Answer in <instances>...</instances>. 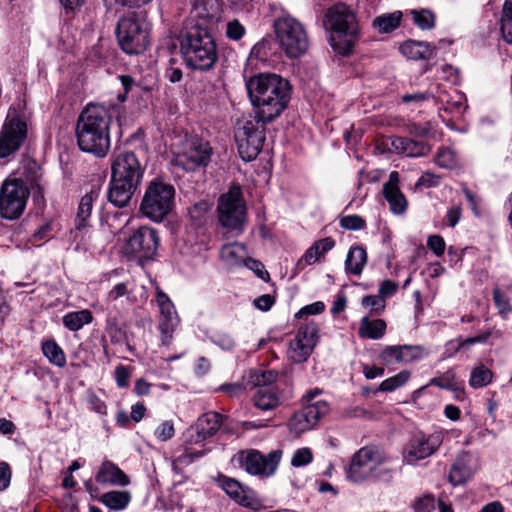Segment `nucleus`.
Instances as JSON below:
<instances>
[{
    "label": "nucleus",
    "mask_w": 512,
    "mask_h": 512,
    "mask_svg": "<svg viewBox=\"0 0 512 512\" xmlns=\"http://www.w3.org/2000/svg\"><path fill=\"white\" fill-rule=\"evenodd\" d=\"M138 186L111 177L107 197L111 204L118 208L128 205Z\"/></svg>",
    "instance_id": "nucleus-25"
},
{
    "label": "nucleus",
    "mask_w": 512,
    "mask_h": 512,
    "mask_svg": "<svg viewBox=\"0 0 512 512\" xmlns=\"http://www.w3.org/2000/svg\"><path fill=\"white\" fill-rule=\"evenodd\" d=\"M217 213L219 223L237 234L243 232L247 219L246 203L241 188L232 186L218 201Z\"/></svg>",
    "instance_id": "nucleus-12"
},
{
    "label": "nucleus",
    "mask_w": 512,
    "mask_h": 512,
    "mask_svg": "<svg viewBox=\"0 0 512 512\" xmlns=\"http://www.w3.org/2000/svg\"><path fill=\"white\" fill-rule=\"evenodd\" d=\"M220 258L228 266L244 264L247 259L246 247L242 243L225 244L220 249Z\"/></svg>",
    "instance_id": "nucleus-32"
},
{
    "label": "nucleus",
    "mask_w": 512,
    "mask_h": 512,
    "mask_svg": "<svg viewBox=\"0 0 512 512\" xmlns=\"http://www.w3.org/2000/svg\"><path fill=\"white\" fill-rule=\"evenodd\" d=\"M244 264L250 269H252L257 274V276L263 280H265L269 276L268 272L264 269L263 264L257 260L247 257Z\"/></svg>",
    "instance_id": "nucleus-62"
},
{
    "label": "nucleus",
    "mask_w": 512,
    "mask_h": 512,
    "mask_svg": "<svg viewBox=\"0 0 512 512\" xmlns=\"http://www.w3.org/2000/svg\"><path fill=\"white\" fill-rule=\"evenodd\" d=\"M410 379V372L408 370H403L398 374L385 379L381 382L379 386V391L382 392H393L396 389L404 386L408 380Z\"/></svg>",
    "instance_id": "nucleus-43"
},
{
    "label": "nucleus",
    "mask_w": 512,
    "mask_h": 512,
    "mask_svg": "<svg viewBox=\"0 0 512 512\" xmlns=\"http://www.w3.org/2000/svg\"><path fill=\"white\" fill-rule=\"evenodd\" d=\"M267 123L252 115L245 116L238 121L235 129V141L239 155L244 161L254 160L261 152Z\"/></svg>",
    "instance_id": "nucleus-8"
},
{
    "label": "nucleus",
    "mask_w": 512,
    "mask_h": 512,
    "mask_svg": "<svg viewBox=\"0 0 512 512\" xmlns=\"http://www.w3.org/2000/svg\"><path fill=\"white\" fill-rule=\"evenodd\" d=\"M11 480V469L5 462H0V491L5 490Z\"/></svg>",
    "instance_id": "nucleus-61"
},
{
    "label": "nucleus",
    "mask_w": 512,
    "mask_h": 512,
    "mask_svg": "<svg viewBox=\"0 0 512 512\" xmlns=\"http://www.w3.org/2000/svg\"><path fill=\"white\" fill-rule=\"evenodd\" d=\"M222 8L219 0H195L191 9L194 24L201 23L212 31L221 19Z\"/></svg>",
    "instance_id": "nucleus-21"
},
{
    "label": "nucleus",
    "mask_w": 512,
    "mask_h": 512,
    "mask_svg": "<svg viewBox=\"0 0 512 512\" xmlns=\"http://www.w3.org/2000/svg\"><path fill=\"white\" fill-rule=\"evenodd\" d=\"M211 155L212 149L207 141L198 138H187L181 144L174 160L183 169L191 171L198 166L207 165Z\"/></svg>",
    "instance_id": "nucleus-16"
},
{
    "label": "nucleus",
    "mask_w": 512,
    "mask_h": 512,
    "mask_svg": "<svg viewBox=\"0 0 512 512\" xmlns=\"http://www.w3.org/2000/svg\"><path fill=\"white\" fill-rule=\"evenodd\" d=\"M413 23L421 30H430L434 28L436 16L426 8L413 9L408 12Z\"/></svg>",
    "instance_id": "nucleus-39"
},
{
    "label": "nucleus",
    "mask_w": 512,
    "mask_h": 512,
    "mask_svg": "<svg viewBox=\"0 0 512 512\" xmlns=\"http://www.w3.org/2000/svg\"><path fill=\"white\" fill-rule=\"evenodd\" d=\"M246 87L250 101L256 108L254 116L264 122H272L288 106L291 86L280 75L258 74L248 80Z\"/></svg>",
    "instance_id": "nucleus-1"
},
{
    "label": "nucleus",
    "mask_w": 512,
    "mask_h": 512,
    "mask_svg": "<svg viewBox=\"0 0 512 512\" xmlns=\"http://www.w3.org/2000/svg\"><path fill=\"white\" fill-rule=\"evenodd\" d=\"M251 378L256 388L262 385H275L276 373L273 371L254 372Z\"/></svg>",
    "instance_id": "nucleus-51"
},
{
    "label": "nucleus",
    "mask_w": 512,
    "mask_h": 512,
    "mask_svg": "<svg viewBox=\"0 0 512 512\" xmlns=\"http://www.w3.org/2000/svg\"><path fill=\"white\" fill-rule=\"evenodd\" d=\"M159 237L157 231L153 228L142 226L135 230L131 236L127 239L124 251L126 254H130L142 259H151L158 248Z\"/></svg>",
    "instance_id": "nucleus-17"
},
{
    "label": "nucleus",
    "mask_w": 512,
    "mask_h": 512,
    "mask_svg": "<svg viewBox=\"0 0 512 512\" xmlns=\"http://www.w3.org/2000/svg\"><path fill=\"white\" fill-rule=\"evenodd\" d=\"M403 13L399 10L384 13L372 21V27L378 33H391L396 30L402 21Z\"/></svg>",
    "instance_id": "nucleus-33"
},
{
    "label": "nucleus",
    "mask_w": 512,
    "mask_h": 512,
    "mask_svg": "<svg viewBox=\"0 0 512 512\" xmlns=\"http://www.w3.org/2000/svg\"><path fill=\"white\" fill-rule=\"evenodd\" d=\"M470 460V455L467 452L457 455L449 472V481L452 485H462L471 478L473 472L469 466Z\"/></svg>",
    "instance_id": "nucleus-27"
},
{
    "label": "nucleus",
    "mask_w": 512,
    "mask_h": 512,
    "mask_svg": "<svg viewBox=\"0 0 512 512\" xmlns=\"http://www.w3.org/2000/svg\"><path fill=\"white\" fill-rule=\"evenodd\" d=\"M331 29L330 45L340 55H349L359 39V25L354 11L344 3L330 7L325 15Z\"/></svg>",
    "instance_id": "nucleus-4"
},
{
    "label": "nucleus",
    "mask_w": 512,
    "mask_h": 512,
    "mask_svg": "<svg viewBox=\"0 0 512 512\" xmlns=\"http://www.w3.org/2000/svg\"><path fill=\"white\" fill-rule=\"evenodd\" d=\"M334 245L335 242L330 237L315 242L310 248L306 250L302 258L298 260L297 266L304 268L306 265H312L316 263L321 257L330 251Z\"/></svg>",
    "instance_id": "nucleus-29"
},
{
    "label": "nucleus",
    "mask_w": 512,
    "mask_h": 512,
    "mask_svg": "<svg viewBox=\"0 0 512 512\" xmlns=\"http://www.w3.org/2000/svg\"><path fill=\"white\" fill-rule=\"evenodd\" d=\"M436 164L439 167L452 169L457 165L456 154L453 150L449 148H441L439 149L436 156Z\"/></svg>",
    "instance_id": "nucleus-45"
},
{
    "label": "nucleus",
    "mask_w": 512,
    "mask_h": 512,
    "mask_svg": "<svg viewBox=\"0 0 512 512\" xmlns=\"http://www.w3.org/2000/svg\"><path fill=\"white\" fill-rule=\"evenodd\" d=\"M367 262L366 250L361 246H353L350 248L346 261L345 270L347 273L360 275Z\"/></svg>",
    "instance_id": "nucleus-34"
},
{
    "label": "nucleus",
    "mask_w": 512,
    "mask_h": 512,
    "mask_svg": "<svg viewBox=\"0 0 512 512\" xmlns=\"http://www.w3.org/2000/svg\"><path fill=\"white\" fill-rule=\"evenodd\" d=\"M386 331V323L382 319H369L363 317L360 322L359 335L362 338L380 339Z\"/></svg>",
    "instance_id": "nucleus-36"
},
{
    "label": "nucleus",
    "mask_w": 512,
    "mask_h": 512,
    "mask_svg": "<svg viewBox=\"0 0 512 512\" xmlns=\"http://www.w3.org/2000/svg\"><path fill=\"white\" fill-rule=\"evenodd\" d=\"M108 6L137 8L149 4L153 0H104Z\"/></svg>",
    "instance_id": "nucleus-55"
},
{
    "label": "nucleus",
    "mask_w": 512,
    "mask_h": 512,
    "mask_svg": "<svg viewBox=\"0 0 512 512\" xmlns=\"http://www.w3.org/2000/svg\"><path fill=\"white\" fill-rule=\"evenodd\" d=\"M175 193V188L170 182L154 178L145 189L140 212L152 221L161 222L173 210Z\"/></svg>",
    "instance_id": "nucleus-6"
},
{
    "label": "nucleus",
    "mask_w": 512,
    "mask_h": 512,
    "mask_svg": "<svg viewBox=\"0 0 512 512\" xmlns=\"http://www.w3.org/2000/svg\"><path fill=\"white\" fill-rule=\"evenodd\" d=\"M400 51L405 57L412 60L427 59L432 54L428 43L414 40L405 41L400 46Z\"/></svg>",
    "instance_id": "nucleus-35"
},
{
    "label": "nucleus",
    "mask_w": 512,
    "mask_h": 512,
    "mask_svg": "<svg viewBox=\"0 0 512 512\" xmlns=\"http://www.w3.org/2000/svg\"><path fill=\"white\" fill-rule=\"evenodd\" d=\"M27 138V125L15 110H9L0 132V158H6L20 149Z\"/></svg>",
    "instance_id": "nucleus-15"
},
{
    "label": "nucleus",
    "mask_w": 512,
    "mask_h": 512,
    "mask_svg": "<svg viewBox=\"0 0 512 512\" xmlns=\"http://www.w3.org/2000/svg\"><path fill=\"white\" fill-rule=\"evenodd\" d=\"M112 114L103 105L90 104L80 114L76 126L79 148L103 157L110 148Z\"/></svg>",
    "instance_id": "nucleus-2"
},
{
    "label": "nucleus",
    "mask_w": 512,
    "mask_h": 512,
    "mask_svg": "<svg viewBox=\"0 0 512 512\" xmlns=\"http://www.w3.org/2000/svg\"><path fill=\"white\" fill-rule=\"evenodd\" d=\"M340 226L346 230H361L365 228L366 222L359 215H347L341 218Z\"/></svg>",
    "instance_id": "nucleus-49"
},
{
    "label": "nucleus",
    "mask_w": 512,
    "mask_h": 512,
    "mask_svg": "<svg viewBox=\"0 0 512 512\" xmlns=\"http://www.w3.org/2000/svg\"><path fill=\"white\" fill-rule=\"evenodd\" d=\"M323 391L314 388L302 397L303 408L290 418L289 428L295 434L304 433L314 428L319 420L330 411V404L319 397Z\"/></svg>",
    "instance_id": "nucleus-10"
},
{
    "label": "nucleus",
    "mask_w": 512,
    "mask_h": 512,
    "mask_svg": "<svg viewBox=\"0 0 512 512\" xmlns=\"http://www.w3.org/2000/svg\"><path fill=\"white\" fill-rule=\"evenodd\" d=\"M29 189L20 179H8L4 181L0 190V214L3 218L14 220L23 213Z\"/></svg>",
    "instance_id": "nucleus-13"
},
{
    "label": "nucleus",
    "mask_w": 512,
    "mask_h": 512,
    "mask_svg": "<svg viewBox=\"0 0 512 512\" xmlns=\"http://www.w3.org/2000/svg\"><path fill=\"white\" fill-rule=\"evenodd\" d=\"M132 494L128 490H111L99 497V502L112 511H122L128 507Z\"/></svg>",
    "instance_id": "nucleus-30"
},
{
    "label": "nucleus",
    "mask_w": 512,
    "mask_h": 512,
    "mask_svg": "<svg viewBox=\"0 0 512 512\" xmlns=\"http://www.w3.org/2000/svg\"><path fill=\"white\" fill-rule=\"evenodd\" d=\"M94 198L92 192L85 194L81 198L75 222L89 223L88 220L92 212Z\"/></svg>",
    "instance_id": "nucleus-44"
},
{
    "label": "nucleus",
    "mask_w": 512,
    "mask_h": 512,
    "mask_svg": "<svg viewBox=\"0 0 512 512\" xmlns=\"http://www.w3.org/2000/svg\"><path fill=\"white\" fill-rule=\"evenodd\" d=\"M362 305L369 308L372 314L379 315L385 309L386 304L385 300L378 294L363 297Z\"/></svg>",
    "instance_id": "nucleus-47"
},
{
    "label": "nucleus",
    "mask_w": 512,
    "mask_h": 512,
    "mask_svg": "<svg viewBox=\"0 0 512 512\" xmlns=\"http://www.w3.org/2000/svg\"><path fill=\"white\" fill-rule=\"evenodd\" d=\"M493 298L495 305L500 314L506 315L511 311V305L507 295L498 288L493 290Z\"/></svg>",
    "instance_id": "nucleus-50"
},
{
    "label": "nucleus",
    "mask_w": 512,
    "mask_h": 512,
    "mask_svg": "<svg viewBox=\"0 0 512 512\" xmlns=\"http://www.w3.org/2000/svg\"><path fill=\"white\" fill-rule=\"evenodd\" d=\"M313 460L312 450L308 447H302L297 449L292 458L291 465L293 467H303L310 464Z\"/></svg>",
    "instance_id": "nucleus-46"
},
{
    "label": "nucleus",
    "mask_w": 512,
    "mask_h": 512,
    "mask_svg": "<svg viewBox=\"0 0 512 512\" xmlns=\"http://www.w3.org/2000/svg\"><path fill=\"white\" fill-rule=\"evenodd\" d=\"M274 304V299L269 294L259 296L254 300L256 308L262 311H268Z\"/></svg>",
    "instance_id": "nucleus-64"
},
{
    "label": "nucleus",
    "mask_w": 512,
    "mask_h": 512,
    "mask_svg": "<svg viewBox=\"0 0 512 512\" xmlns=\"http://www.w3.org/2000/svg\"><path fill=\"white\" fill-rule=\"evenodd\" d=\"M398 284L392 280H384L380 283L378 293L385 300L396 293Z\"/></svg>",
    "instance_id": "nucleus-57"
},
{
    "label": "nucleus",
    "mask_w": 512,
    "mask_h": 512,
    "mask_svg": "<svg viewBox=\"0 0 512 512\" xmlns=\"http://www.w3.org/2000/svg\"><path fill=\"white\" fill-rule=\"evenodd\" d=\"M116 34L119 45L126 54H140L149 44V24L140 14L121 18Z\"/></svg>",
    "instance_id": "nucleus-9"
},
{
    "label": "nucleus",
    "mask_w": 512,
    "mask_h": 512,
    "mask_svg": "<svg viewBox=\"0 0 512 512\" xmlns=\"http://www.w3.org/2000/svg\"><path fill=\"white\" fill-rule=\"evenodd\" d=\"M221 415L216 412H208L200 416L188 430V444H198L206 438L214 435L221 426Z\"/></svg>",
    "instance_id": "nucleus-22"
},
{
    "label": "nucleus",
    "mask_w": 512,
    "mask_h": 512,
    "mask_svg": "<svg viewBox=\"0 0 512 512\" xmlns=\"http://www.w3.org/2000/svg\"><path fill=\"white\" fill-rule=\"evenodd\" d=\"M325 309V305L321 301L314 302L309 304L303 308H301L297 313L296 317L301 318L304 315H317L323 312Z\"/></svg>",
    "instance_id": "nucleus-56"
},
{
    "label": "nucleus",
    "mask_w": 512,
    "mask_h": 512,
    "mask_svg": "<svg viewBox=\"0 0 512 512\" xmlns=\"http://www.w3.org/2000/svg\"><path fill=\"white\" fill-rule=\"evenodd\" d=\"M90 239L89 223L75 222V227L69 233V241L74 244L75 251H82L88 248Z\"/></svg>",
    "instance_id": "nucleus-38"
},
{
    "label": "nucleus",
    "mask_w": 512,
    "mask_h": 512,
    "mask_svg": "<svg viewBox=\"0 0 512 512\" xmlns=\"http://www.w3.org/2000/svg\"><path fill=\"white\" fill-rule=\"evenodd\" d=\"M391 146L394 152L405 154L408 157L425 156L431 150L430 146L425 142L403 137H392Z\"/></svg>",
    "instance_id": "nucleus-26"
},
{
    "label": "nucleus",
    "mask_w": 512,
    "mask_h": 512,
    "mask_svg": "<svg viewBox=\"0 0 512 512\" xmlns=\"http://www.w3.org/2000/svg\"><path fill=\"white\" fill-rule=\"evenodd\" d=\"M438 184H439V177L430 172L423 173L416 183L417 186H424V187H433V186H437Z\"/></svg>",
    "instance_id": "nucleus-63"
},
{
    "label": "nucleus",
    "mask_w": 512,
    "mask_h": 512,
    "mask_svg": "<svg viewBox=\"0 0 512 512\" xmlns=\"http://www.w3.org/2000/svg\"><path fill=\"white\" fill-rule=\"evenodd\" d=\"M435 500L432 496H424L419 498L414 505L416 512H428L434 508Z\"/></svg>",
    "instance_id": "nucleus-59"
},
{
    "label": "nucleus",
    "mask_w": 512,
    "mask_h": 512,
    "mask_svg": "<svg viewBox=\"0 0 512 512\" xmlns=\"http://www.w3.org/2000/svg\"><path fill=\"white\" fill-rule=\"evenodd\" d=\"M219 486L225 493L237 504L258 511L262 508V502L258 498L256 492L251 488L242 485L236 479L221 476L218 480Z\"/></svg>",
    "instance_id": "nucleus-20"
},
{
    "label": "nucleus",
    "mask_w": 512,
    "mask_h": 512,
    "mask_svg": "<svg viewBox=\"0 0 512 512\" xmlns=\"http://www.w3.org/2000/svg\"><path fill=\"white\" fill-rule=\"evenodd\" d=\"M130 377V372L128 369L122 365L117 366L115 369V379L118 387L124 388L128 386V379Z\"/></svg>",
    "instance_id": "nucleus-60"
},
{
    "label": "nucleus",
    "mask_w": 512,
    "mask_h": 512,
    "mask_svg": "<svg viewBox=\"0 0 512 512\" xmlns=\"http://www.w3.org/2000/svg\"><path fill=\"white\" fill-rule=\"evenodd\" d=\"M212 341L221 350H231L234 348V340L226 332H217L212 336Z\"/></svg>",
    "instance_id": "nucleus-52"
},
{
    "label": "nucleus",
    "mask_w": 512,
    "mask_h": 512,
    "mask_svg": "<svg viewBox=\"0 0 512 512\" xmlns=\"http://www.w3.org/2000/svg\"><path fill=\"white\" fill-rule=\"evenodd\" d=\"M444 433L441 430L430 434L415 433L403 450V461L408 465H417L419 461L432 456L441 446Z\"/></svg>",
    "instance_id": "nucleus-14"
},
{
    "label": "nucleus",
    "mask_w": 512,
    "mask_h": 512,
    "mask_svg": "<svg viewBox=\"0 0 512 512\" xmlns=\"http://www.w3.org/2000/svg\"><path fill=\"white\" fill-rule=\"evenodd\" d=\"M156 303L159 309L158 327L161 332V340L164 346H168L179 323V318L170 298L159 289L157 290Z\"/></svg>",
    "instance_id": "nucleus-19"
},
{
    "label": "nucleus",
    "mask_w": 512,
    "mask_h": 512,
    "mask_svg": "<svg viewBox=\"0 0 512 512\" xmlns=\"http://www.w3.org/2000/svg\"><path fill=\"white\" fill-rule=\"evenodd\" d=\"M318 341V327L314 323H309L301 327L296 335L292 348L299 350H313Z\"/></svg>",
    "instance_id": "nucleus-31"
},
{
    "label": "nucleus",
    "mask_w": 512,
    "mask_h": 512,
    "mask_svg": "<svg viewBox=\"0 0 512 512\" xmlns=\"http://www.w3.org/2000/svg\"><path fill=\"white\" fill-rule=\"evenodd\" d=\"M492 380V372L484 365H479L471 372L469 384L478 389L487 386Z\"/></svg>",
    "instance_id": "nucleus-42"
},
{
    "label": "nucleus",
    "mask_w": 512,
    "mask_h": 512,
    "mask_svg": "<svg viewBox=\"0 0 512 512\" xmlns=\"http://www.w3.org/2000/svg\"><path fill=\"white\" fill-rule=\"evenodd\" d=\"M427 246L439 257L444 254L446 244L440 235H432L428 237Z\"/></svg>",
    "instance_id": "nucleus-54"
},
{
    "label": "nucleus",
    "mask_w": 512,
    "mask_h": 512,
    "mask_svg": "<svg viewBox=\"0 0 512 512\" xmlns=\"http://www.w3.org/2000/svg\"><path fill=\"white\" fill-rule=\"evenodd\" d=\"M254 405L264 411L276 408L280 403V393L276 385H262L256 388Z\"/></svg>",
    "instance_id": "nucleus-28"
},
{
    "label": "nucleus",
    "mask_w": 512,
    "mask_h": 512,
    "mask_svg": "<svg viewBox=\"0 0 512 512\" xmlns=\"http://www.w3.org/2000/svg\"><path fill=\"white\" fill-rule=\"evenodd\" d=\"M95 480L99 484L125 487L130 484V478L112 461L106 460L100 465Z\"/></svg>",
    "instance_id": "nucleus-24"
},
{
    "label": "nucleus",
    "mask_w": 512,
    "mask_h": 512,
    "mask_svg": "<svg viewBox=\"0 0 512 512\" xmlns=\"http://www.w3.org/2000/svg\"><path fill=\"white\" fill-rule=\"evenodd\" d=\"M361 368L364 376L369 380L375 379L384 374V368L380 366L362 363Z\"/></svg>",
    "instance_id": "nucleus-58"
},
{
    "label": "nucleus",
    "mask_w": 512,
    "mask_h": 512,
    "mask_svg": "<svg viewBox=\"0 0 512 512\" xmlns=\"http://www.w3.org/2000/svg\"><path fill=\"white\" fill-rule=\"evenodd\" d=\"M174 434V424L171 420L163 421L154 431L155 437L162 442L171 439Z\"/></svg>",
    "instance_id": "nucleus-48"
},
{
    "label": "nucleus",
    "mask_w": 512,
    "mask_h": 512,
    "mask_svg": "<svg viewBox=\"0 0 512 512\" xmlns=\"http://www.w3.org/2000/svg\"><path fill=\"white\" fill-rule=\"evenodd\" d=\"M276 39L289 58L305 54L309 48V39L303 24L290 15H282L274 22Z\"/></svg>",
    "instance_id": "nucleus-7"
},
{
    "label": "nucleus",
    "mask_w": 512,
    "mask_h": 512,
    "mask_svg": "<svg viewBox=\"0 0 512 512\" xmlns=\"http://www.w3.org/2000/svg\"><path fill=\"white\" fill-rule=\"evenodd\" d=\"M184 63L197 71H209L218 60L216 41L209 27L192 24L179 37Z\"/></svg>",
    "instance_id": "nucleus-3"
},
{
    "label": "nucleus",
    "mask_w": 512,
    "mask_h": 512,
    "mask_svg": "<svg viewBox=\"0 0 512 512\" xmlns=\"http://www.w3.org/2000/svg\"><path fill=\"white\" fill-rule=\"evenodd\" d=\"M441 103L444 105V110L446 112L461 115L466 110V98L463 94L454 91V95L450 96L446 99V97L439 95L438 96Z\"/></svg>",
    "instance_id": "nucleus-40"
},
{
    "label": "nucleus",
    "mask_w": 512,
    "mask_h": 512,
    "mask_svg": "<svg viewBox=\"0 0 512 512\" xmlns=\"http://www.w3.org/2000/svg\"><path fill=\"white\" fill-rule=\"evenodd\" d=\"M281 458L282 450L280 449L273 450L268 454H263L256 449H246L234 454L231 463L244 469L250 475L268 478L275 474Z\"/></svg>",
    "instance_id": "nucleus-11"
},
{
    "label": "nucleus",
    "mask_w": 512,
    "mask_h": 512,
    "mask_svg": "<svg viewBox=\"0 0 512 512\" xmlns=\"http://www.w3.org/2000/svg\"><path fill=\"white\" fill-rule=\"evenodd\" d=\"M500 31L503 39L512 44V0H506L503 5Z\"/></svg>",
    "instance_id": "nucleus-41"
},
{
    "label": "nucleus",
    "mask_w": 512,
    "mask_h": 512,
    "mask_svg": "<svg viewBox=\"0 0 512 512\" xmlns=\"http://www.w3.org/2000/svg\"><path fill=\"white\" fill-rule=\"evenodd\" d=\"M92 320L93 315L88 309L69 312L62 318L63 325L70 331H78L85 325L90 324Z\"/></svg>",
    "instance_id": "nucleus-37"
},
{
    "label": "nucleus",
    "mask_w": 512,
    "mask_h": 512,
    "mask_svg": "<svg viewBox=\"0 0 512 512\" xmlns=\"http://www.w3.org/2000/svg\"><path fill=\"white\" fill-rule=\"evenodd\" d=\"M144 169L133 152L124 151L114 157L111 165V177L139 186Z\"/></svg>",
    "instance_id": "nucleus-18"
},
{
    "label": "nucleus",
    "mask_w": 512,
    "mask_h": 512,
    "mask_svg": "<svg viewBox=\"0 0 512 512\" xmlns=\"http://www.w3.org/2000/svg\"><path fill=\"white\" fill-rule=\"evenodd\" d=\"M399 182V173L392 171L388 181L383 185V195L389 203L390 211L395 215L405 213L408 206V201L400 190Z\"/></svg>",
    "instance_id": "nucleus-23"
},
{
    "label": "nucleus",
    "mask_w": 512,
    "mask_h": 512,
    "mask_svg": "<svg viewBox=\"0 0 512 512\" xmlns=\"http://www.w3.org/2000/svg\"><path fill=\"white\" fill-rule=\"evenodd\" d=\"M245 33L244 26L238 21L233 20L227 23L226 36L231 40H239Z\"/></svg>",
    "instance_id": "nucleus-53"
},
{
    "label": "nucleus",
    "mask_w": 512,
    "mask_h": 512,
    "mask_svg": "<svg viewBox=\"0 0 512 512\" xmlns=\"http://www.w3.org/2000/svg\"><path fill=\"white\" fill-rule=\"evenodd\" d=\"M388 457L376 446H364L352 457L347 470V477L354 482L369 478L388 480L390 470L386 467Z\"/></svg>",
    "instance_id": "nucleus-5"
}]
</instances>
